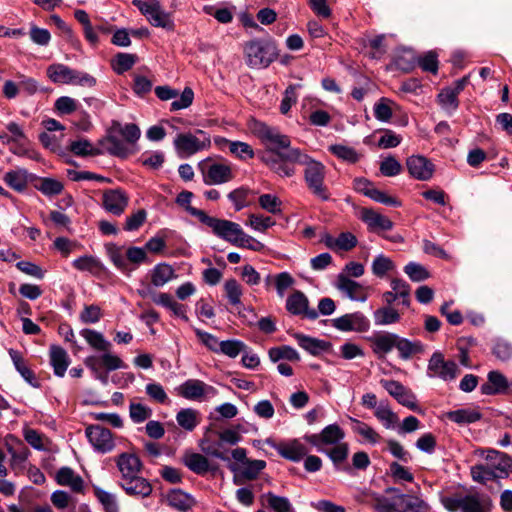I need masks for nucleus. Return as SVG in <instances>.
Wrapping results in <instances>:
<instances>
[{"label":"nucleus","instance_id":"f257e3e1","mask_svg":"<svg viewBox=\"0 0 512 512\" xmlns=\"http://www.w3.org/2000/svg\"><path fill=\"white\" fill-rule=\"evenodd\" d=\"M256 134L265 145V150L259 154L260 160L280 177H292L295 165L305 166L304 180L310 192L322 201L330 199V192L324 184L325 166L299 148L291 147L290 138L278 129L259 124Z\"/></svg>","mask_w":512,"mask_h":512},{"label":"nucleus","instance_id":"f03ea898","mask_svg":"<svg viewBox=\"0 0 512 512\" xmlns=\"http://www.w3.org/2000/svg\"><path fill=\"white\" fill-rule=\"evenodd\" d=\"M188 213L197 217L201 223L210 227L216 236L233 245H236L241 235H243L241 226L235 222L211 217L203 210L197 208H188Z\"/></svg>","mask_w":512,"mask_h":512},{"label":"nucleus","instance_id":"7ed1b4c3","mask_svg":"<svg viewBox=\"0 0 512 512\" xmlns=\"http://www.w3.org/2000/svg\"><path fill=\"white\" fill-rule=\"evenodd\" d=\"M173 145L178 157L186 159L199 152L208 150L211 146V139L208 133L198 129L194 133L184 132L177 134Z\"/></svg>","mask_w":512,"mask_h":512},{"label":"nucleus","instance_id":"20e7f679","mask_svg":"<svg viewBox=\"0 0 512 512\" xmlns=\"http://www.w3.org/2000/svg\"><path fill=\"white\" fill-rule=\"evenodd\" d=\"M277 54L276 46L268 40H252L244 46L246 64L254 69L268 67Z\"/></svg>","mask_w":512,"mask_h":512},{"label":"nucleus","instance_id":"39448f33","mask_svg":"<svg viewBox=\"0 0 512 512\" xmlns=\"http://www.w3.org/2000/svg\"><path fill=\"white\" fill-rule=\"evenodd\" d=\"M47 77L55 84H72L85 87H92L96 84V80L88 73L71 69L70 67L54 63L47 67Z\"/></svg>","mask_w":512,"mask_h":512},{"label":"nucleus","instance_id":"423d86ee","mask_svg":"<svg viewBox=\"0 0 512 512\" xmlns=\"http://www.w3.org/2000/svg\"><path fill=\"white\" fill-rule=\"evenodd\" d=\"M132 4L139 9L151 25L173 29L171 15L162 9L158 0H133Z\"/></svg>","mask_w":512,"mask_h":512},{"label":"nucleus","instance_id":"0eeeda50","mask_svg":"<svg viewBox=\"0 0 512 512\" xmlns=\"http://www.w3.org/2000/svg\"><path fill=\"white\" fill-rule=\"evenodd\" d=\"M443 505L451 512H485L484 500L478 494L445 497Z\"/></svg>","mask_w":512,"mask_h":512},{"label":"nucleus","instance_id":"6e6552de","mask_svg":"<svg viewBox=\"0 0 512 512\" xmlns=\"http://www.w3.org/2000/svg\"><path fill=\"white\" fill-rule=\"evenodd\" d=\"M178 394L192 401H206L216 396L217 390L201 380L189 379L178 387Z\"/></svg>","mask_w":512,"mask_h":512},{"label":"nucleus","instance_id":"1a4fd4ad","mask_svg":"<svg viewBox=\"0 0 512 512\" xmlns=\"http://www.w3.org/2000/svg\"><path fill=\"white\" fill-rule=\"evenodd\" d=\"M85 434L94 450L99 453H109L113 451L116 446L111 431L103 426H88Z\"/></svg>","mask_w":512,"mask_h":512},{"label":"nucleus","instance_id":"9d476101","mask_svg":"<svg viewBox=\"0 0 512 512\" xmlns=\"http://www.w3.org/2000/svg\"><path fill=\"white\" fill-rule=\"evenodd\" d=\"M345 437L344 431L337 424L326 426L320 433L306 437V440L320 452H326L324 446L337 445L342 443Z\"/></svg>","mask_w":512,"mask_h":512},{"label":"nucleus","instance_id":"9b49d317","mask_svg":"<svg viewBox=\"0 0 512 512\" xmlns=\"http://www.w3.org/2000/svg\"><path fill=\"white\" fill-rule=\"evenodd\" d=\"M332 326L342 332H367L370 322L361 312H354L342 315L331 320Z\"/></svg>","mask_w":512,"mask_h":512},{"label":"nucleus","instance_id":"f8f14e48","mask_svg":"<svg viewBox=\"0 0 512 512\" xmlns=\"http://www.w3.org/2000/svg\"><path fill=\"white\" fill-rule=\"evenodd\" d=\"M428 372L432 377H439L444 381H451L456 378L459 369L454 361H445L442 353L435 352L429 360Z\"/></svg>","mask_w":512,"mask_h":512},{"label":"nucleus","instance_id":"ddd939ff","mask_svg":"<svg viewBox=\"0 0 512 512\" xmlns=\"http://www.w3.org/2000/svg\"><path fill=\"white\" fill-rule=\"evenodd\" d=\"M382 387L392 396L397 402L413 411H417L416 396L403 386L400 382L395 380L382 379L380 381Z\"/></svg>","mask_w":512,"mask_h":512},{"label":"nucleus","instance_id":"4468645a","mask_svg":"<svg viewBox=\"0 0 512 512\" xmlns=\"http://www.w3.org/2000/svg\"><path fill=\"white\" fill-rule=\"evenodd\" d=\"M481 455L484 456L495 478H503L512 471V458L507 454L497 450H486L482 451Z\"/></svg>","mask_w":512,"mask_h":512},{"label":"nucleus","instance_id":"2eb2a0df","mask_svg":"<svg viewBox=\"0 0 512 512\" xmlns=\"http://www.w3.org/2000/svg\"><path fill=\"white\" fill-rule=\"evenodd\" d=\"M128 202V195L121 189H108L103 192L102 206L115 216H120L125 211Z\"/></svg>","mask_w":512,"mask_h":512},{"label":"nucleus","instance_id":"dca6fc26","mask_svg":"<svg viewBox=\"0 0 512 512\" xmlns=\"http://www.w3.org/2000/svg\"><path fill=\"white\" fill-rule=\"evenodd\" d=\"M202 173L204 182L208 185L226 183L233 178L231 167L221 162L203 165Z\"/></svg>","mask_w":512,"mask_h":512},{"label":"nucleus","instance_id":"f3484780","mask_svg":"<svg viewBox=\"0 0 512 512\" xmlns=\"http://www.w3.org/2000/svg\"><path fill=\"white\" fill-rule=\"evenodd\" d=\"M359 217L370 232L381 233L393 228V222L388 217L373 209L362 208Z\"/></svg>","mask_w":512,"mask_h":512},{"label":"nucleus","instance_id":"a211bd4d","mask_svg":"<svg viewBox=\"0 0 512 512\" xmlns=\"http://www.w3.org/2000/svg\"><path fill=\"white\" fill-rule=\"evenodd\" d=\"M410 175L421 181L429 180L434 173V165L424 156L412 155L406 161Z\"/></svg>","mask_w":512,"mask_h":512},{"label":"nucleus","instance_id":"6ab92c4d","mask_svg":"<svg viewBox=\"0 0 512 512\" xmlns=\"http://www.w3.org/2000/svg\"><path fill=\"white\" fill-rule=\"evenodd\" d=\"M336 287L353 301L365 302L368 298L367 289L345 274H339Z\"/></svg>","mask_w":512,"mask_h":512},{"label":"nucleus","instance_id":"aec40b11","mask_svg":"<svg viewBox=\"0 0 512 512\" xmlns=\"http://www.w3.org/2000/svg\"><path fill=\"white\" fill-rule=\"evenodd\" d=\"M308 298L301 291L293 292L286 300V309L293 315H304L306 318L315 320L318 312L308 308Z\"/></svg>","mask_w":512,"mask_h":512},{"label":"nucleus","instance_id":"412c9836","mask_svg":"<svg viewBox=\"0 0 512 512\" xmlns=\"http://www.w3.org/2000/svg\"><path fill=\"white\" fill-rule=\"evenodd\" d=\"M512 389V383L499 371H490L487 375V382L480 390L484 395L505 394Z\"/></svg>","mask_w":512,"mask_h":512},{"label":"nucleus","instance_id":"4be33fe9","mask_svg":"<svg viewBox=\"0 0 512 512\" xmlns=\"http://www.w3.org/2000/svg\"><path fill=\"white\" fill-rule=\"evenodd\" d=\"M397 336L398 334L391 332H381L371 336L369 341L374 354L379 358L385 357L396 347Z\"/></svg>","mask_w":512,"mask_h":512},{"label":"nucleus","instance_id":"5701e85b","mask_svg":"<svg viewBox=\"0 0 512 512\" xmlns=\"http://www.w3.org/2000/svg\"><path fill=\"white\" fill-rule=\"evenodd\" d=\"M121 480L129 479L140 473L142 464L140 459L132 453H122L115 459Z\"/></svg>","mask_w":512,"mask_h":512},{"label":"nucleus","instance_id":"b1692460","mask_svg":"<svg viewBox=\"0 0 512 512\" xmlns=\"http://www.w3.org/2000/svg\"><path fill=\"white\" fill-rule=\"evenodd\" d=\"M32 178L33 175L27 169L20 167L7 171L3 176L4 182L19 193L27 189Z\"/></svg>","mask_w":512,"mask_h":512},{"label":"nucleus","instance_id":"393cba45","mask_svg":"<svg viewBox=\"0 0 512 512\" xmlns=\"http://www.w3.org/2000/svg\"><path fill=\"white\" fill-rule=\"evenodd\" d=\"M214 142L221 149L228 148L233 155L241 160L251 159L255 155L252 147L246 142L230 141L223 137H216Z\"/></svg>","mask_w":512,"mask_h":512},{"label":"nucleus","instance_id":"a878e982","mask_svg":"<svg viewBox=\"0 0 512 512\" xmlns=\"http://www.w3.org/2000/svg\"><path fill=\"white\" fill-rule=\"evenodd\" d=\"M276 450L283 458L293 462H299L308 453L305 445L297 439L278 444Z\"/></svg>","mask_w":512,"mask_h":512},{"label":"nucleus","instance_id":"bb28decb","mask_svg":"<svg viewBox=\"0 0 512 512\" xmlns=\"http://www.w3.org/2000/svg\"><path fill=\"white\" fill-rule=\"evenodd\" d=\"M120 485L130 496L146 497L152 492L150 483L139 476V474L129 479L121 480Z\"/></svg>","mask_w":512,"mask_h":512},{"label":"nucleus","instance_id":"cd10ccee","mask_svg":"<svg viewBox=\"0 0 512 512\" xmlns=\"http://www.w3.org/2000/svg\"><path fill=\"white\" fill-rule=\"evenodd\" d=\"M55 479L59 485L67 486L75 493H81L84 490L82 477L69 467L60 468L56 473Z\"/></svg>","mask_w":512,"mask_h":512},{"label":"nucleus","instance_id":"c85d7f7f","mask_svg":"<svg viewBox=\"0 0 512 512\" xmlns=\"http://www.w3.org/2000/svg\"><path fill=\"white\" fill-rule=\"evenodd\" d=\"M177 277L174 268L168 263H159L150 270L151 285L163 287Z\"/></svg>","mask_w":512,"mask_h":512},{"label":"nucleus","instance_id":"c756f323","mask_svg":"<svg viewBox=\"0 0 512 512\" xmlns=\"http://www.w3.org/2000/svg\"><path fill=\"white\" fill-rule=\"evenodd\" d=\"M49 356L54 374L58 377H63L70 364L67 352L62 347L53 345L50 347Z\"/></svg>","mask_w":512,"mask_h":512},{"label":"nucleus","instance_id":"7c9ffc66","mask_svg":"<svg viewBox=\"0 0 512 512\" xmlns=\"http://www.w3.org/2000/svg\"><path fill=\"white\" fill-rule=\"evenodd\" d=\"M401 314L393 306L385 305L373 312V320L376 326H388L400 321Z\"/></svg>","mask_w":512,"mask_h":512},{"label":"nucleus","instance_id":"2f4dec72","mask_svg":"<svg viewBox=\"0 0 512 512\" xmlns=\"http://www.w3.org/2000/svg\"><path fill=\"white\" fill-rule=\"evenodd\" d=\"M80 335L85 339L88 345L96 351H110L112 344L101 332L85 328L80 331Z\"/></svg>","mask_w":512,"mask_h":512},{"label":"nucleus","instance_id":"473e14b6","mask_svg":"<svg viewBox=\"0 0 512 512\" xmlns=\"http://www.w3.org/2000/svg\"><path fill=\"white\" fill-rule=\"evenodd\" d=\"M446 417L459 425H468L479 421L482 415L477 409L462 408L447 412Z\"/></svg>","mask_w":512,"mask_h":512},{"label":"nucleus","instance_id":"72a5a7b5","mask_svg":"<svg viewBox=\"0 0 512 512\" xmlns=\"http://www.w3.org/2000/svg\"><path fill=\"white\" fill-rule=\"evenodd\" d=\"M176 421L181 428L191 432L200 424L201 415L193 408H183L176 414Z\"/></svg>","mask_w":512,"mask_h":512},{"label":"nucleus","instance_id":"f704fd0d","mask_svg":"<svg viewBox=\"0 0 512 512\" xmlns=\"http://www.w3.org/2000/svg\"><path fill=\"white\" fill-rule=\"evenodd\" d=\"M398 512H427L428 505L417 497L401 495L395 503Z\"/></svg>","mask_w":512,"mask_h":512},{"label":"nucleus","instance_id":"c9c22d12","mask_svg":"<svg viewBox=\"0 0 512 512\" xmlns=\"http://www.w3.org/2000/svg\"><path fill=\"white\" fill-rule=\"evenodd\" d=\"M352 430L356 434L362 436L363 440L369 444L375 445L381 441L380 434L368 424L350 417Z\"/></svg>","mask_w":512,"mask_h":512},{"label":"nucleus","instance_id":"e433bc0d","mask_svg":"<svg viewBox=\"0 0 512 512\" xmlns=\"http://www.w3.org/2000/svg\"><path fill=\"white\" fill-rule=\"evenodd\" d=\"M6 129L10 133L9 137L11 142L17 145V147L15 149L12 148L11 151L16 155H26L27 150L24 147L26 135L20 125L16 122H9L6 125Z\"/></svg>","mask_w":512,"mask_h":512},{"label":"nucleus","instance_id":"4c0bfd02","mask_svg":"<svg viewBox=\"0 0 512 512\" xmlns=\"http://www.w3.org/2000/svg\"><path fill=\"white\" fill-rule=\"evenodd\" d=\"M400 358L407 360L413 355L423 351V345L419 341H411L407 338L397 336L396 347Z\"/></svg>","mask_w":512,"mask_h":512},{"label":"nucleus","instance_id":"58836bf2","mask_svg":"<svg viewBox=\"0 0 512 512\" xmlns=\"http://www.w3.org/2000/svg\"><path fill=\"white\" fill-rule=\"evenodd\" d=\"M184 464L194 473L203 475L210 470L208 459L199 453H188L184 456Z\"/></svg>","mask_w":512,"mask_h":512},{"label":"nucleus","instance_id":"ea45409f","mask_svg":"<svg viewBox=\"0 0 512 512\" xmlns=\"http://www.w3.org/2000/svg\"><path fill=\"white\" fill-rule=\"evenodd\" d=\"M75 269L91 274H98L103 270V265L98 258L92 255H84L72 262Z\"/></svg>","mask_w":512,"mask_h":512},{"label":"nucleus","instance_id":"a19ab883","mask_svg":"<svg viewBox=\"0 0 512 512\" xmlns=\"http://www.w3.org/2000/svg\"><path fill=\"white\" fill-rule=\"evenodd\" d=\"M113 128L114 131L117 132L120 136H122L124 138V141L132 148L135 146L136 142L139 140L141 135L139 127L134 123H128L125 125L115 123L113 125Z\"/></svg>","mask_w":512,"mask_h":512},{"label":"nucleus","instance_id":"79ce46f5","mask_svg":"<svg viewBox=\"0 0 512 512\" xmlns=\"http://www.w3.org/2000/svg\"><path fill=\"white\" fill-rule=\"evenodd\" d=\"M298 345L312 355H318L325 349V342L316 338L309 337L301 333L293 335Z\"/></svg>","mask_w":512,"mask_h":512},{"label":"nucleus","instance_id":"37998d69","mask_svg":"<svg viewBox=\"0 0 512 512\" xmlns=\"http://www.w3.org/2000/svg\"><path fill=\"white\" fill-rule=\"evenodd\" d=\"M107 143L109 153L120 158H126L135 152L134 148L119 139L116 135H110L107 139Z\"/></svg>","mask_w":512,"mask_h":512},{"label":"nucleus","instance_id":"c03bdc74","mask_svg":"<svg viewBox=\"0 0 512 512\" xmlns=\"http://www.w3.org/2000/svg\"><path fill=\"white\" fill-rule=\"evenodd\" d=\"M269 358L272 362H278L281 359L289 361H299V353L292 347L284 345L281 347L271 348L268 352Z\"/></svg>","mask_w":512,"mask_h":512},{"label":"nucleus","instance_id":"a18cd8bd","mask_svg":"<svg viewBox=\"0 0 512 512\" xmlns=\"http://www.w3.org/2000/svg\"><path fill=\"white\" fill-rule=\"evenodd\" d=\"M376 418L387 429H392L398 423V416L389 408L387 404L380 403L375 410Z\"/></svg>","mask_w":512,"mask_h":512},{"label":"nucleus","instance_id":"49530a36","mask_svg":"<svg viewBox=\"0 0 512 512\" xmlns=\"http://www.w3.org/2000/svg\"><path fill=\"white\" fill-rule=\"evenodd\" d=\"M167 501L170 506L179 510H186L190 508L193 503V499L188 494L179 489L172 490L167 495Z\"/></svg>","mask_w":512,"mask_h":512},{"label":"nucleus","instance_id":"de8ad7c7","mask_svg":"<svg viewBox=\"0 0 512 512\" xmlns=\"http://www.w3.org/2000/svg\"><path fill=\"white\" fill-rule=\"evenodd\" d=\"M70 151L77 156H94L100 154V150L93 146L87 139H79L70 143Z\"/></svg>","mask_w":512,"mask_h":512},{"label":"nucleus","instance_id":"09e8293b","mask_svg":"<svg viewBox=\"0 0 512 512\" xmlns=\"http://www.w3.org/2000/svg\"><path fill=\"white\" fill-rule=\"evenodd\" d=\"M438 101L442 109L449 114L456 111L459 105L458 95L451 88H445L438 94Z\"/></svg>","mask_w":512,"mask_h":512},{"label":"nucleus","instance_id":"8fccbe9b","mask_svg":"<svg viewBox=\"0 0 512 512\" xmlns=\"http://www.w3.org/2000/svg\"><path fill=\"white\" fill-rule=\"evenodd\" d=\"M393 106V101H391L388 98L382 97L374 105L373 110L375 118L381 122H388L393 115Z\"/></svg>","mask_w":512,"mask_h":512},{"label":"nucleus","instance_id":"3c124183","mask_svg":"<svg viewBox=\"0 0 512 512\" xmlns=\"http://www.w3.org/2000/svg\"><path fill=\"white\" fill-rule=\"evenodd\" d=\"M268 506L275 512H294V509L286 497L277 496L271 492L264 495Z\"/></svg>","mask_w":512,"mask_h":512},{"label":"nucleus","instance_id":"603ef678","mask_svg":"<svg viewBox=\"0 0 512 512\" xmlns=\"http://www.w3.org/2000/svg\"><path fill=\"white\" fill-rule=\"evenodd\" d=\"M23 436L26 442L34 449L42 451L47 449V438L35 429L25 428Z\"/></svg>","mask_w":512,"mask_h":512},{"label":"nucleus","instance_id":"864d4df0","mask_svg":"<svg viewBox=\"0 0 512 512\" xmlns=\"http://www.w3.org/2000/svg\"><path fill=\"white\" fill-rule=\"evenodd\" d=\"M266 462L263 460H247L240 468V474L245 479L253 480L265 468Z\"/></svg>","mask_w":512,"mask_h":512},{"label":"nucleus","instance_id":"5fc2aeb1","mask_svg":"<svg viewBox=\"0 0 512 512\" xmlns=\"http://www.w3.org/2000/svg\"><path fill=\"white\" fill-rule=\"evenodd\" d=\"M136 56L128 53H118L113 60V69L117 74H123L133 67Z\"/></svg>","mask_w":512,"mask_h":512},{"label":"nucleus","instance_id":"6e6d98bb","mask_svg":"<svg viewBox=\"0 0 512 512\" xmlns=\"http://www.w3.org/2000/svg\"><path fill=\"white\" fill-rule=\"evenodd\" d=\"M95 495L102 504L105 512H119L116 496L100 488L95 489Z\"/></svg>","mask_w":512,"mask_h":512},{"label":"nucleus","instance_id":"4d7b16f0","mask_svg":"<svg viewBox=\"0 0 512 512\" xmlns=\"http://www.w3.org/2000/svg\"><path fill=\"white\" fill-rule=\"evenodd\" d=\"M225 295L231 305L241 303L242 288L235 279H229L224 284Z\"/></svg>","mask_w":512,"mask_h":512},{"label":"nucleus","instance_id":"13d9d810","mask_svg":"<svg viewBox=\"0 0 512 512\" xmlns=\"http://www.w3.org/2000/svg\"><path fill=\"white\" fill-rule=\"evenodd\" d=\"M329 150L338 158L348 163H356L359 160V154L352 147L345 145H332Z\"/></svg>","mask_w":512,"mask_h":512},{"label":"nucleus","instance_id":"bf43d9fd","mask_svg":"<svg viewBox=\"0 0 512 512\" xmlns=\"http://www.w3.org/2000/svg\"><path fill=\"white\" fill-rule=\"evenodd\" d=\"M404 272L414 282H421L430 277L427 269L423 265L416 262H409L404 267Z\"/></svg>","mask_w":512,"mask_h":512},{"label":"nucleus","instance_id":"052dcab7","mask_svg":"<svg viewBox=\"0 0 512 512\" xmlns=\"http://www.w3.org/2000/svg\"><path fill=\"white\" fill-rule=\"evenodd\" d=\"M37 189L46 196H55L63 191V184L53 178H42Z\"/></svg>","mask_w":512,"mask_h":512},{"label":"nucleus","instance_id":"680f3d73","mask_svg":"<svg viewBox=\"0 0 512 512\" xmlns=\"http://www.w3.org/2000/svg\"><path fill=\"white\" fill-rule=\"evenodd\" d=\"M145 392L156 403L165 404L169 401L163 386L157 382L148 383L145 387Z\"/></svg>","mask_w":512,"mask_h":512},{"label":"nucleus","instance_id":"e2e57ef3","mask_svg":"<svg viewBox=\"0 0 512 512\" xmlns=\"http://www.w3.org/2000/svg\"><path fill=\"white\" fill-rule=\"evenodd\" d=\"M392 290L401 299V304L408 307L410 305V286L401 279H393L390 283Z\"/></svg>","mask_w":512,"mask_h":512},{"label":"nucleus","instance_id":"0e129e2a","mask_svg":"<svg viewBox=\"0 0 512 512\" xmlns=\"http://www.w3.org/2000/svg\"><path fill=\"white\" fill-rule=\"evenodd\" d=\"M129 413L134 423H142L152 415V409L141 403L132 402L129 407Z\"/></svg>","mask_w":512,"mask_h":512},{"label":"nucleus","instance_id":"69168bd1","mask_svg":"<svg viewBox=\"0 0 512 512\" xmlns=\"http://www.w3.org/2000/svg\"><path fill=\"white\" fill-rule=\"evenodd\" d=\"M246 224L255 231L265 232L268 228L275 224V221H273L271 217L258 214H250Z\"/></svg>","mask_w":512,"mask_h":512},{"label":"nucleus","instance_id":"338daca9","mask_svg":"<svg viewBox=\"0 0 512 512\" xmlns=\"http://www.w3.org/2000/svg\"><path fill=\"white\" fill-rule=\"evenodd\" d=\"M295 284V279L291 276L288 272H281L279 274H276L275 279V289L277 292V295L280 298H283L286 291L290 289Z\"/></svg>","mask_w":512,"mask_h":512},{"label":"nucleus","instance_id":"774afa93","mask_svg":"<svg viewBox=\"0 0 512 512\" xmlns=\"http://www.w3.org/2000/svg\"><path fill=\"white\" fill-rule=\"evenodd\" d=\"M394 268V263L388 257L380 254L372 262V272L378 277H383L388 271Z\"/></svg>","mask_w":512,"mask_h":512}]
</instances>
